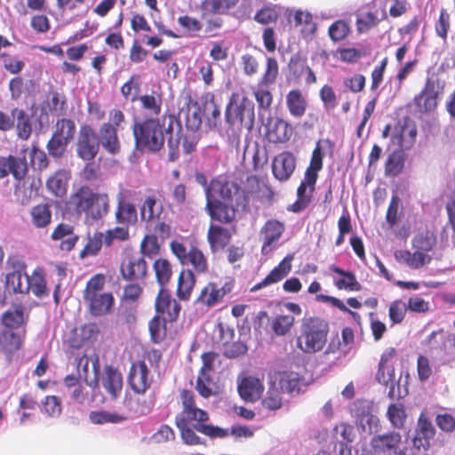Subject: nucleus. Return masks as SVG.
Here are the masks:
<instances>
[{
  "label": "nucleus",
  "instance_id": "nucleus-1",
  "mask_svg": "<svg viewBox=\"0 0 455 455\" xmlns=\"http://www.w3.org/2000/svg\"><path fill=\"white\" fill-rule=\"evenodd\" d=\"M175 116L171 115L163 122L159 118H148L143 121L135 120L132 125L135 149L140 153L156 154L164 146L165 136L169 135V160L173 162L179 157L180 139H174L173 124Z\"/></svg>",
  "mask_w": 455,
  "mask_h": 455
},
{
  "label": "nucleus",
  "instance_id": "nucleus-2",
  "mask_svg": "<svg viewBox=\"0 0 455 455\" xmlns=\"http://www.w3.org/2000/svg\"><path fill=\"white\" fill-rule=\"evenodd\" d=\"M68 212L85 216L86 221L93 223L102 220L109 211V198L105 193L95 192L89 186H81L69 196L66 204Z\"/></svg>",
  "mask_w": 455,
  "mask_h": 455
},
{
  "label": "nucleus",
  "instance_id": "nucleus-3",
  "mask_svg": "<svg viewBox=\"0 0 455 455\" xmlns=\"http://www.w3.org/2000/svg\"><path fill=\"white\" fill-rule=\"evenodd\" d=\"M301 331V336L298 338V346L306 353H315L322 350L325 345L329 325L319 317H310L304 320Z\"/></svg>",
  "mask_w": 455,
  "mask_h": 455
},
{
  "label": "nucleus",
  "instance_id": "nucleus-4",
  "mask_svg": "<svg viewBox=\"0 0 455 455\" xmlns=\"http://www.w3.org/2000/svg\"><path fill=\"white\" fill-rule=\"evenodd\" d=\"M30 114L23 109L13 108L12 116L16 119L17 134L22 140H28L33 130L41 132L49 124V114L45 107H36L35 105L30 108Z\"/></svg>",
  "mask_w": 455,
  "mask_h": 455
},
{
  "label": "nucleus",
  "instance_id": "nucleus-5",
  "mask_svg": "<svg viewBox=\"0 0 455 455\" xmlns=\"http://www.w3.org/2000/svg\"><path fill=\"white\" fill-rule=\"evenodd\" d=\"M225 120L231 127L239 124L251 130L255 120L253 101L243 97L239 103L234 104L230 100L226 107Z\"/></svg>",
  "mask_w": 455,
  "mask_h": 455
},
{
  "label": "nucleus",
  "instance_id": "nucleus-6",
  "mask_svg": "<svg viewBox=\"0 0 455 455\" xmlns=\"http://www.w3.org/2000/svg\"><path fill=\"white\" fill-rule=\"evenodd\" d=\"M100 151L98 134L89 124H84L78 132L76 152L77 156L84 162L95 159Z\"/></svg>",
  "mask_w": 455,
  "mask_h": 455
},
{
  "label": "nucleus",
  "instance_id": "nucleus-7",
  "mask_svg": "<svg viewBox=\"0 0 455 455\" xmlns=\"http://www.w3.org/2000/svg\"><path fill=\"white\" fill-rule=\"evenodd\" d=\"M240 187L226 179H213L206 189V201H221V203H237Z\"/></svg>",
  "mask_w": 455,
  "mask_h": 455
},
{
  "label": "nucleus",
  "instance_id": "nucleus-8",
  "mask_svg": "<svg viewBox=\"0 0 455 455\" xmlns=\"http://www.w3.org/2000/svg\"><path fill=\"white\" fill-rule=\"evenodd\" d=\"M401 378L402 375L399 376L398 379H395L393 364L379 365L376 379L379 384L388 387L387 396L391 400L401 399L408 393L406 388L402 389Z\"/></svg>",
  "mask_w": 455,
  "mask_h": 455
},
{
  "label": "nucleus",
  "instance_id": "nucleus-9",
  "mask_svg": "<svg viewBox=\"0 0 455 455\" xmlns=\"http://www.w3.org/2000/svg\"><path fill=\"white\" fill-rule=\"evenodd\" d=\"M259 119L267 129L269 141L274 143L285 142L290 139L292 129L286 121L278 117L275 119H272L270 116L266 117L261 113L259 115Z\"/></svg>",
  "mask_w": 455,
  "mask_h": 455
},
{
  "label": "nucleus",
  "instance_id": "nucleus-10",
  "mask_svg": "<svg viewBox=\"0 0 455 455\" xmlns=\"http://www.w3.org/2000/svg\"><path fill=\"white\" fill-rule=\"evenodd\" d=\"M149 374L150 371L144 361L132 363L128 374V383L136 394H144L149 388L152 382Z\"/></svg>",
  "mask_w": 455,
  "mask_h": 455
},
{
  "label": "nucleus",
  "instance_id": "nucleus-11",
  "mask_svg": "<svg viewBox=\"0 0 455 455\" xmlns=\"http://www.w3.org/2000/svg\"><path fill=\"white\" fill-rule=\"evenodd\" d=\"M238 203H221L206 201L205 211L211 219L223 224H229L235 217Z\"/></svg>",
  "mask_w": 455,
  "mask_h": 455
},
{
  "label": "nucleus",
  "instance_id": "nucleus-12",
  "mask_svg": "<svg viewBox=\"0 0 455 455\" xmlns=\"http://www.w3.org/2000/svg\"><path fill=\"white\" fill-rule=\"evenodd\" d=\"M293 259V254L286 255L261 282L253 285L250 291L251 292H256L265 287L277 283L280 281H282L291 272V262Z\"/></svg>",
  "mask_w": 455,
  "mask_h": 455
},
{
  "label": "nucleus",
  "instance_id": "nucleus-13",
  "mask_svg": "<svg viewBox=\"0 0 455 455\" xmlns=\"http://www.w3.org/2000/svg\"><path fill=\"white\" fill-rule=\"evenodd\" d=\"M296 168V157L289 151H284L275 156L272 162V172L280 181L288 180Z\"/></svg>",
  "mask_w": 455,
  "mask_h": 455
},
{
  "label": "nucleus",
  "instance_id": "nucleus-14",
  "mask_svg": "<svg viewBox=\"0 0 455 455\" xmlns=\"http://www.w3.org/2000/svg\"><path fill=\"white\" fill-rule=\"evenodd\" d=\"M435 435V429L432 422L424 413H421L412 438L413 446L418 450L427 451L430 446V440L434 438Z\"/></svg>",
  "mask_w": 455,
  "mask_h": 455
},
{
  "label": "nucleus",
  "instance_id": "nucleus-15",
  "mask_svg": "<svg viewBox=\"0 0 455 455\" xmlns=\"http://www.w3.org/2000/svg\"><path fill=\"white\" fill-rule=\"evenodd\" d=\"M97 134L100 146L101 145L109 155L116 156L120 152L121 144L115 125L104 123Z\"/></svg>",
  "mask_w": 455,
  "mask_h": 455
},
{
  "label": "nucleus",
  "instance_id": "nucleus-16",
  "mask_svg": "<svg viewBox=\"0 0 455 455\" xmlns=\"http://www.w3.org/2000/svg\"><path fill=\"white\" fill-rule=\"evenodd\" d=\"M116 201V221L124 226L135 225L138 221V212L135 204L126 200L122 192L117 195Z\"/></svg>",
  "mask_w": 455,
  "mask_h": 455
},
{
  "label": "nucleus",
  "instance_id": "nucleus-17",
  "mask_svg": "<svg viewBox=\"0 0 455 455\" xmlns=\"http://www.w3.org/2000/svg\"><path fill=\"white\" fill-rule=\"evenodd\" d=\"M84 299L89 304L90 313L96 317L108 314L115 302L111 292L92 294Z\"/></svg>",
  "mask_w": 455,
  "mask_h": 455
},
{
  "label": "nucleus",
  "instance_id": "nucleus-18",
  "mask_svg": "<svg viewBox=\"0 0 455 455\" xmlns=\"http://www.w3.org/2000/svg\"><path fill=\"white\" fill-rule=\"evenodd\" d=\"M237 390L244 401L255 402L261 396L264 387L258 378L247 376L238 382Z\"/></svg>",
  "mask_w": 455,
  "mask_h": 455
},
{
  "label": "nucleus",
  "instance_id": "nucleus-19",
  "mask_svg": "<svg viewBox=\"0 0 455 455\" xmlns=\"http://www.w3.org/2000/svg\"><path fill=\"white\" fill-rule=\"evenodd\" d=\"M101 382L102 387L112 398L119 396L123 388V377L117 369L112 365L107 364L104 367V374Z\"/></svg>",
  "mask_w": 455,
  "mask_h": 455
},
{
  "label": "nucleus",
  "instance_id": "nucleus-20",
  "mask_svg": "<svg viewBox=\"0 0 455 455\" xmlns=\"http://www.w3.org/2000/svg\"><path fill=\"white\" fill-rule=\"evenodd\" d=\"M437 92L434 82L429 79L427 81L425 88L422 92L415 96L414 103L424 112H429L435 108L437 102Z\"/></svg>",
  "mask_w": 455,
  "mask_h": 455
},
{
  "label": "nucleus",
  "instance_id": "nucleus-21",
  "mask_svg": "<svg viewBox=\"0 0 455 455\" xmlns=\"http://www.w3.org/2000/svg\"><path fill=\"white\" fill-rule=\"evenodd\" d=\"M5 288L9 292H28L30 289V278L21 271H11L6 275Z\"/></svg>",
  "mask_w": 455,
  "mask_h": 455
},
{
  "label": "nucleus",
  "instance_id": "nucleus-22",
  "mask_svg": "<svg viewBox=\"0 0 455 455\" xmlns=\"http://www.w3.org/2000/svg\"><path fill=\"white\" fill-rule=\"evenodd\" d=\"M239 0H204L200 4L202 18L208 15L225 14L229 9L235 6Z\"/></svg>",
  "mask_w": 455,
  "mask_h": 455
},
{
  "label": "nucleus",
  "instance_id": "nucleus-23",
  "mask_svg": "<svg viewBox=\"0 0 455 455\" xmlns=\"http://www.w3.org/2000/svg\"><path fill=\"white\" fill-rule=\"evenodd\" d=\"M207 237L212 250L215 251L226 247L229 243L231 235L228 228L211 224Z\"/></svg>",
  "mask_w": 455,
  "mask_h": 455
},
{
  "label": "nucleus",
  "instance_id": "nucleus-24",
  "mask_svg": "<svg viewBox=\"0 0 455 455\" xmlns=\"http://www.w3.org/2000/svg\"><path fill=\"white\" fill-rule=\"evenodd\" d=\"M70 172L65 169L59 170L46 182L48 189L56 196H63L67 193Z\"/></svg>",
  "mask_w": 455,
  "mask_h": 455
},
{
  "label": "nucleus",
  "instance_id": "nucleus-25",
  "mask_svg": "<svg viewBox=\"0 0 455 455\" xmlns=\"http://www.w3.org/2000/svg\"><path fill=\"white\" fill-rule=\"evenodd\" d=\"M405 163V154L397 149L388 155L385 164V175L387 177H397L402 173Z\"/></svg>",
  "mask_w": 455,
  "mask_h": 455
},
{
  "label": "nucleus",
  "instance_id": "nucleus-26",
  "mask_svg": "<svg viewBox=\"0 0 455 455\" xmlns=\"http://www.w3.org/2000/svg\"><path fill=\"white\" fill-rule=\"evenodd\" d=\"M207 421H195L188 425L189 428L193 429V432L201 433L212 439L215 438H225L228 435V429L222 428L212 424H207Z\"/></svg>",
  "mask_w": 455,
  "mask_h": 455
},
{
  "label": "nucleus",
  "instance_id": "nucleus-27",
  "mask_svg": "<svg viewBox=\"0 0 455 455\" xmlns=\"http://www.w3.org/2000/svg\"><path fill=\"white\" fill-rule=\"evenodd\" d=\"M32 224L37 228L47 227L52 221V210L48 204H40L32 207L31 212Z\"/></svg>",
  "mask_w": 455,
  "mask_h": 455
},
{
  "label": "nucleus",
  "instance_id": "nucleus-28",
  "mask_svg": "<svg viewBox=\"0 0 455 455\" xmlns=\"http://www.w3.org/2000/svg\"><path fill=\"white\" fill-rule=\"evenodd\" d=\"M286 103L291 116L301 117L306 111L307 102L299 90H291L286 96Z\"/></svg>",
  "mask_w": 455,
  "mask_h": 455
},
{
  "label": "nucleus",
  "instance_id": "nucleus-29",
  "mask_svg": "<svg viewBox=\"0 0 455 455\" xmlns=\"http://www.w3.org/2000/svg\"><path fill=\"white\" fill-rule=\"evenodd\" d=\"M330 270L331 272L346 278V279H339L335 283V285L339 289H346V290L355 291L361 290V284L357 282L355 275L352 272L344 270L336 265H331L330 267Z\"/></svg>",
  "mask_w": 455,
  "mask_h": 455
},
{
  "label": "nucleus",
  "instance_id": "nucleus-30",
  "mask_svg": "<svg viewBox=\"0 0 455 455\" xmlns=\"http://www.w3.org/2000/svg\"><path fill=\"white\" fill-rule=\"evenodd\" d=\"M195 282V275L191 270L181 271L177 288V296L180 299L188 300L189 299Z\"/></svg>",
  "mask_w": 455,
  "mask_h": 455
},
{
  "label": "nucleus",
  "instance_id": "nucleus-31",
  "mask_svg": "<svg viewBox=\"0 0 455 455\" xmlns=\"http://www.w3.org/2000/svg\"><path fill=\"white\" fill-rule=\"evenodd\" d=\"M208 413L199 408H194L188 411H182L175 417L176 426H188V424L195 421H208Z\"/></svg>",
  "mask_w": 455,
  "mask_h": 455
},
{
  "label": "nucleus",
  "instance_id": "nucleus-32",
  "mask_svg": "<svg viewBox=\"0 0 455 455\" xmlns=\"http://www.w3.org/2000/svg\"><path fill=\"white\" fill-rule=\"evenodd\" d=\"M150 339L154 344L161 343L166 335V321L160 315H155L148 323Z\"/></svg>",
  "mask_w": 455,
  "mask_h": 455
},
{
  "label": "nucleus",
  "instance_id": "nucleus-33",
  "mask_svg": "<svg viewBox=\"0 0 455 455\" xmlns=\"http://www.w3.org/2000/svg\"><path fill=\"white\" fill-rule=\"evenodd\" d=\"M400 442L401 435L399 433L395 431L375 435L371 440L372 446L381 450L395 448Z\"/></svg>",
  "mask_w": 455,
  "mask_h": 455
},
{
  "label": "nucleus",
  "instance_id": "nucleus-34",
  "mask_svg": "<svg viewBox=\"0 0 455 455\" xmlns=\"http://www.w3.org/2000/svg\"><path fill=\"white\" fill-rule=\"evenodd\" d=\"M92 423L96 425H103L106 423L118 424L126 420L127 417L108 411H92L89 415Z\"/></svg>",
  "mask_w": 455,
  "mask_h": 455
},
{
  "label": "nucleus",
  "instance_id": "nucleus-35",
  "mask_svg": "<svg viewBox=\"0 0 455 455\" xmlns=\"http://www.w3.org/2000/svg\"><path fill=\"white\" fill-rule=\"evenodd\" d=\"M221 296L217 284L210 283L205 286L196 299L197 303H202L207 307H212L221 300Z\"/></svg>",
  "mask_w": 455,
  "mask_h": 455
},
{
  "label": "nucleus",
  "instance_id": "nucleus-36",
  "mask_svg": "<svg viewBox=\"0 0 455 455\" xmlns=\"http://www.w3.org/2000/svg\"><path fill=\"white\" fill-rule=\"evenodd\" d=\"M75 133L76 124L74 121L68 118H61L57 121L52 136L71 141Z\"/></svg>",
  "mask_w": 455,
  "mask_h": 455
},
{
  "label": "nucleus",
  "instance_id": "nucleus-37",
  "mask_svg": "<svg viewBox=\"0 0 455 455\" xmlns=\"http://www.w3.org/2000/svg\"><path fill=\"white\" fill-rule=\"evenodd\" d=\"M40 411L43 413L47 414L49 417L56 418L61 413V401L58 396L47 395L44 400L41 401L39 405Z\"/></svg>",
  "mask_w": 455,
  "mask_h": 455
},
{
  "label": "nucleus",
  "instance_id": "nucleus-38",
  "mask_svg": "<svg viewBox=\"0 0 455 455\" xmlns=\"http://www.w3.org/2000/svg\"><path fill=\"white\" fill-rule=\"evenodd\" d=\"M308 66L307 60L302 58L299 54H293L288 63L289 76H291L295 81L301 78L306 72Z\"/></svg>",
  "mask_w": 455,
  "mask_h": 455
},
{
  "label": "nucleus",
  "instance_id": "nucleus-39",
  "mask_svg": "<svg viewBox=\"0 0 455 455\" xmlns=\"http://www.w3.org/2000/svg\"><path fill=\"white\" fill-rule=\"evenodd\" d=\"M283 231V223L276 220H267L262 228L264 238L267 239V243L276 242L282 236Z\"/></svg>",
  "mask_w": 455,
  "mask_h": 455
},
{
  "label": "nucleus",
  "instance_id": "nucleus-40",
  "mask_svg": "<svg viewBox=\"0 0 455 455\" xmlns=\"http://www.w3.org/2000/svg\"><path fill=\"white\" fill-rule=\"evenodd\" d=\"M69 142L67 140L52 136L46 145L48 154L56 160L61 159L67 151Z\"/></svg>",
  "mask_w": 455,
  "mask_h": 455
},
{
  "label": "nucleus",
  "instance_id": "nucleus-41",
  "mask_svg": "<svg viewBox=\"0 0 455 455\" xmlns=\"http://www.w3.org/2000/svg\"><path fill=\"white\" fill-rule=\"evenodd\" d=\"M125 406L131 412V416L137 418L148 414L154 404L151 402H147L145 400L141 401L140 398H136L126 401Z\"/></svg>",
  "mask_w": 455,
  "mask_h": 455
},
{
  "label": "nucleus",
  "instance_id": "nucleus-42",
  "mask_svg": "<svg viewBox=\"0 0 455 455\" xmlns=\"http://www.w3.org/2000/svg\"><path fill=\"white\" fill-rule=\"evenodd\" d=\"M154 269L157 283L161 287H164L169 282L172 275L170 262L164 259H156L154 263Z\"/></svg>",
  "mask_w": 455,
  "mask_h": 455
},
{
  "label": "nucleus",
  "instance_id": "nucleus-43",
  "mask_svg": "<svg viewBox=\"0 0 455 455\" xmlns=\"http://www.w3.org/2000/svg\"><path fill=\"white\" fill-rule=\"evenodd\" d=\"M8 161L10 173H12L17 180H21L28 172V164L26 158L9 156Z\"/></svg>",
  "mask_w": 455,
  "mask_h": 455
},
{
  "label": "nucleus",
  "instance_id": "nucleus-44",
  "mask_svg": "<svg viewBox=\"0 0 455 455\" xmlns=\"http://www.w3.org/2000/svg\"><path fill=\"white\" fill-rule=\"evenodd\" d=\"M103 243V234L101 232H95L93 236L88 238V242L84 248L80 252L82 259L91 255H97L100 251Z\"/></svg>",
  "mask_w": 455,
  "mask_h": 455
},
{
  "label": "nucleus",
  "instance_id": "nucleus-45",
  "mask_svg": "<svg viewBox=\"0 0 455 455\" xmlns=\"http://www.w3.org/2000/svg\"><path fill=\"white\" fill-rule=\"evenodd\" d=\"M188 263H190L198 273H204L207 269L206 259L196 247H192L188 251V258L186 259V264Z\"/></svg>",
  "mask_w": 455,
  "mask_h": 455
},
{
  "label": "nucleus",
  "instance_id": "nucleus-46",
  "mask_svg": "<svg viewBox=\"0 0 455 455\" xmlns=\"http://www.w3.org/2000/svg\"><path fill=\"white\" fill-rule=\"evenodd\" d=\"M435 238L428 232L419 233L412 240V246L415 250L427 253L434 248Z\"/></svg>",
  "mask_w": 455,
  "mask_h": 455
},
{
  "label": "nucleus",
  "instance_id": "nucleus-47",
  "mask_svg": "<svg viewBox=\"0 0 455 455\" xmlns=\"http://www.w3.org/2000/svg\"><path fill=\"white\" fill-rule=\"evenodd\" d=\"M350 32L349 25L342 20H339L334 21L328 29V34L333 42H339L345 39Z\"/></svg>",
  "mask_w": 455,
  "mask_h": 455
},
{
  "label": "nucleus",
  "instance_id": "nucleus-48",
  "mask_svg": "<svg viewBox=\"0 0 455 455\" xmlns=\"http://www.w3.org/2000/svg\"><path fill=\"white\" fill-rule=\"evenodd\" d=\"M293 323L294 317L292 315H277L272 323V329L277 336H283L290 331Z\"/></svg>",
  "mask_w": 455,
  "mask_h": 455
},
{
  "label": "nucleus",
  "instance_id": "nucleus-49",
  "mask_svg": "<svg viewBox=\"0 0 455 455\" xmlns=\"http://www.w3.org/2000/svg\"><path fill=\"white\" fill-rule=\"evenodd\" d=\"M358 429L363 435H372L379 432V419L377 415L371 413L368 417L359 419L356 423Z\"/></svg>",
  "mask_w": 455,
  "mask_h": 455
},
{
  "label": "nucleus",
  "instance_id": "nucleus-50",
  "mask_svg": "<svg viewBox=\"0 0 455 455\" xmlns=\"http://www.w3.org/2000/svg\"><path fill=\"white\" fill-rule=\"evenodd\" d=\"M408 310L406 304L402 299L393 301L388 309V316L393 324H397L404 319L406 311Z\"/></svg>",
  "mask_w": 455,
  "mask_h": 455
},
{
  "label": "nucleus",
  "instance_id": "nucleus-51",
  "mask_svg": "<svg viewBox=\"0 0 455 455\" xmlns=\"http://www.w3.org/2000/svg\"><path fill=\"white\" fill-rule=\"evenodd\" d=\"M202 124V110L197 103L188 108L186 117V126L191 132H196Z\"/></svg>",
  "mask_w": 455,
  "mask_h": 455
},
{
  "label": "nucleus",
  "instance_id": "nucleus-52",
  "mask_svg": "<svg viewBox=\"0 0 455 455\" xmlns=\"http://www.w3.org/2000/svg\"><path fill=\"white\" fill-rule=\"evenodd\" d=\"M371 413H373L372 404L366 400H357L351 407V414L355 419V424L359 422V419L368 417Z\"/></svg>",
  "mask_w": 455,
  "mask_h": 455
},
{
  "label": "nucleus",
  "instance_id": "nucleus-53",
  "mask_svg": "<svg viewBox=\"0 0 455 455\" xmlns=\"http://www.w3.org/2000/svg\"><path fill=\"white\" fill-rule=\"evenodd\" d=\"M254 96L258 103L259 113L264 114L269 110L273 101V96L267 89L258 88L254 91ZM259 114H258L259 116Z\"/></svg>",
  "mask_w": 455,
  "mask_h": 455
},
{
  "label": "nucleus",
  "instance_id": "nucleus-54",
  "mask_svg": "<svg viewBox=\"0 0 455 455\" xmlns=\"http://www.w3.org/2000/svg\"><path fill=\"white\" fill-rule=\"evenodd\" d=\"M180 432V437L182 442L187 445H205L206 442L204 439L193 432L192 428L188 426H176Z\"/></svg>",
  "mask_w": 455,
  "mask_h": 455
},
{
  "label": "nucleus",
  "instance_id": "nucleus-55",
  "mask_svg": "<svg viewBox=\"0 0 455 455\" xmlns=\"http://www.w3.org/2000/svg\"><path fill=\"white\" fill-rule=\"evenodd\" d=\"M278 75V64L275 58L267 59V67L261 78L260 84L268 85L275 83Z\"/></svg>",
  "mask_w": 455,
  "mask_h": 455
},
{
  "label": "nucleus",
  "instance_id": "nucleus-56",
  "mask_svg": "<svg viewBox=\"0 0 455 455\" xmlns=\"http://www.w3.org/2000/svg\"><path fill=\"white\" fill-rule=\"evenodd\" d=\"M30 164L35 170H43L48 166L49 161L44 151L33 147L29 153Z\"/></svg>",
  "mask_w": 455,
  "mask_h": 455
},
{
  "label": "nucleus",
  "instance_id": "nucleus-57",
  "mask_svg": "<svg viewBox=\"0 0 455 455\" xmlns=\"http://www.w3.org/2000/svg\"><path fill=\"white\" fill-rule=\"evenodd\" d=\"M262 404L265 408L272 411L279 409L282 405V397L280 391L272 387L267 392L266 397L262 401Z\"/></svg>",
  "mask_w": 455,
  "mask_h": 455
},
{
  "label": "nucleus",
  "instance_id": "nucleus-58",
  "mask_svg": "<svg viewBox=\"0 0 455 455\" xmlns=\"http://www.w3.org/2000/svg\"><path fill=\"white\" fill-rule=\"evenodd\" d=\"M172 299L171 296V293L168 290L164 289V287H161L158 295L156 299L155 307L156 311L160 314H164L166 312V310L171 307L172 303Z\"/></svg>",
  "mask_w": 455,
  "mask_h": 455
},
{
  "label": "nucleus",
  "instance_id": "nucleus-59",
  "mask_svg": "<svg viewBox=\"0 0 455 455\" xmlns=\"http://www.w3.org/2000/svg\"><path fill=\"white\" fill-rule=\"evenodd\" d=\"M435 28L436 35L445 41L450 28V14L443 8L440 12L439 19L435 23Z\"/></svg>",
  "mask_w": 455,
  "mask_h": 455
},
{
  "label": "nucleus",
  "instance_id": "nucleus-60",
  "mask_svg": "<svg viewBox=\"0 0 455 455\" xmlns=\"http://www.w3.org/2000/svg\"><path fill=\"white\" fill-rule=\"evenodd\" d=\"M105 284V276L102 274L93 275L86 283V288L84 291V298L97 294L100 291Z\"/></svg>",
  "mask_w": 455,
  "mask_h": 455
},
{
  "label": "nucleus",
  "instance_id": "nucleus-61",
  "mask_svg": "<svg viewBox=\"0 0 455 455\" xmlns=\"http://www.w3.org/2000/svg\"><path fill=\"white\" fill-rule=\"evenodd\" d=\"M4 325L9 328H17L23 323L22 309L6 311L2 317Z\"/></svg>",
  "mask_w": 455,
  "mask_h": 455
},
{
  "label": "nucleus",
  "instance_id": "nucleus-62",
  "mask_svg": "<svg viewBox=\"0 0 455 455\" xmlns=\"http://www.w3.org/2000/svg\"><path fill=\"white\" fill-rule=\"evenodd\" d=\"M140 250L144 256L152 257L156 255L160 250L157 238L153 235H146L141 243Z\"/></svg>",
  "mask_w": 455,
  "mask_h": 455
},
{
  "label": "nucleus",
  "instance_id": "nucleus-63",
  "mask_svg": "<svg viewBox=\"0 0 455 455\" xmlns=\"http://www.w3.org/2000/svg\"><path fill=\"white\" fill-rule=\"evenodd\" d=\"M406 255L410 257L409 267L413 269H419L423 266L429 264L432 259L431 256L418 250Z\"/></svg>",
  "mask_w": 455,
  "mask_h": 455
},
{
  "label": "nucleus",
  "instance_id": "nucleus-64",
  "mask_svg": "<svg viewBox=\"0 0 455 455\" xmlns=\"http://www.w3.org/2000/svg\"><path fill=\"white\" fill-rule=\"evenodd\" d=\"M435 423L445 433H451L455 429V418L449 413L438 414L435 418Z\"/></svg>",
  "mask_w": 455,
  "mask_h": 455
}]
</instances>
